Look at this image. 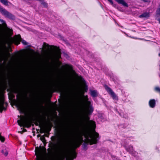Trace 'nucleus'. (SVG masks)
<instances>
[{
    "mask_svg": "<svg viewBox=\"0 0 160 160\" xmlns=\"http://www.w3.org/2000/svg\"><path fill=\"white\" fill-rule=\"evenodd\" d=\"M83 135L86 138L82 145L83 150L85 151L88 149L87 146L89 143L90 145L96 144L99 139V134L97 132H95L94 134H92L90 132L87 131Z\"/></svg>",
    "mask_w": 160,
    "mask_h": 160,
    "instance_id": "f03ea898",
    "label": "nucleus"
},
{
    "mask_svg": "<svg viewBox=\"0 0 160 160\" xmlns=\"http://www.w3.org/2000/svg\"><path fill=\"white\" fill-rule=\"evenodd\" d=\"M6 89V87H5V88H4V90H5Z\"/></svg>",
    "mask_w": 160,
    "mask_h": 160,
    "instance_id": "a19ab883",
    "label": "nucleus"
},
{
    "mask_svg": "<svg viewBox=\"0 0 160 160\" xmlns=\"http://www.w3.org/2000/svg\"><path fill=\"white\" fill-rule=\"evenodd\" d=\"M2 91H0V112L2 113L3 110H6L8 103L4 102V98L1 97Z\"/></svg>",
    "mask_w": 160,
    "mask_h": 160,
    "instance_id": "6e6552de",
    "label": "nucleus"
},
{
    "mask_svg": "<svg viewBox=\"0 0 160 160\" xmlns=\"http://www.w3.org/2000/svg\"><path fill=\"white\" fill-rule=\"evenodd\" d=\"M8 152H6L4 153V155L6 156H7L8 154Z\"/></svg>",
    "mask_w": 160,
    "mask_h": 160,
    "instance_id": "c9c22d12",
    "label": "nucleus"
},
{
    "mask_svg": "<svg viewBox=\"0 0 160 160\" xmlns=\"http://www.w3.org/2000/svg\"><path fill=\"white\" fill-rule=\"evenodd\" d=\"M158 56L160 57V53H159L158 54Z\"/></svg>",
    "mask_w": 160,
    "mask_h": 160,
    "instance_id": "79ce46f5",
    "label": "nucleus"
},
{
    "mask_svg": "<svg viewBox=\"0 0 160 160\" xmlns=\"http://www.w3.org/2000/svg\"><path fill=\"white\" fill-rule=\"evenodd\" d=\"M18 93V89L15 88L13 90V91L9 92L8 93V98L9 100H12V99L15 98V96L13 94V93Z\"/></svg>",
    "mask_w": 160,
    "mask_h": 160,
    "instance_id": "2eb2a0df",
    "label": "nucleus"
},
{
    "mask_svg": "<svg viewBox=\"0 0 160 160\" xmlns=\"http://www.w3.org/2000/svg\"><path fill=\"white\" fill-rule=\"evenodd\" d=\"M78 78L79 80L81 81L82 83L84 84V87L83 88L84 91L85 92H87L88 90V86L86 84V82L85 80L82 78V77L81 76L78 77Z\"/></svg>",
    "mask_w": 160,
    "mask_h": 160,
    "instance_id": "dca6fc26",
    "label": "nucleus"
},
{
    "mask_svg": "<svg viewBox=\"0 0 160 160\" xmlns=\"http://www.w3.org/2000/svg\"><path fill=\"white\" fill-rule=\"evenodd\" d=\"M43 119H44V120H46V116H44L43 117Z\"/></svg>",
    "mask_w": 160,
    "mask_h": 160,
    "instance_id": "4c0bfd02",
    "label": "nucleus"
},
{
    "mask_svg": "<svg viewBox=\"0 0 160 160\" xmlns=\"http://www.w3.org/2000/svg\"><path fill=\"white\" fill-rule=\"evenodd\" d=\"M82 144V142H81L79 140H77L74 144V146L75 148H79Z\"/></svg>",
    "mask_w": 160,
    "mask_h": 160,
    "instance_id": "4be33fe9",
    "label": "nucleus"
},
{
    "mask_svg": "<svg viewBox=\"0 0 160 160\" xmlns=\"http://www.w3.org/2000/svg\"><path fill=\"white\" fill-rule=\"evenodd\" d=\"M0 2L5 6H8V0H0Z\"/></svg>",
    "mask_w": 160,
    "mask_h": 160,
    "instance_id": "393cba45",
    "label": "nucleus"
},
{
    "mask_svg": "<svg viewBox=\"0 0 160 160\" xmlns=\"http://www.w3.org/2000/svg\"><path fill=\"white\" fill-rule=\"evenodd\" d=\"M24 45H27L28 42L25 40L22 39L20 34L17 35L16 38L14 40V42L17 45L20 44V42Z\"/></svg>",
    "mask_w": 160,
    "mask_h": 160,
    "instance_id": "9b49d317",
    "label": "nucleus"
},
{
    "mask_svg": "<svg viewBox=\"0 0 160 160\" xmlns=\"http://www.w3.org/2000/svg\"><path fill=\"white\" fill-rule=\"evenodd\" d=\"M90 95L93 97H96L98 96V93L97 90H90Z\"/></svg>",
    "mask_w": 160,
    "mask_h": 160,
    "instance_id": "aec40b11",
    "label": "nucleus"
},
{
    "mask_svg": "<svg viewBox=\"0 0 160 160\" xmlns=\"http://www.w3.org/2000/svg\"><path fill=\"white\" fill-rule=\"evenodd\" d=\"M5 140V138L4 137L2 136L1 135V133L0 132V141H1L2 142H4Z\"/></svg>",
    "mask_w": 160,
    "mask_h": 160,
    "instance_id": "c756f323",
    "label": "nucleus"
},
{
    "mask_svg": "<svg viewBox=\"0 0 160 160\" xmlns=\"http://www.w3.org/2000/svg\"><path fill=\"white\" fill-rule=\"evenodd\" d=\"M27 131V130L26 129H23V130L22 131V132H26Z\"/></svg>",
    "mask_w": 160,
    "mask_h": 160,
    "instance_id": "f704fd0d",
    "label": "nucleus"
},
{
    "mask_svg": "<svg viewBox=\"0 0 160 160\" xmlns=\"http://www.w3.org/2000/svg\"><path fill=\"white\" fill-rule=\"evenodd\" d=\"M149 105L150 107L151 108H154L156 105L155 100L154 99H151L149 102Z\"/></svg>",
    "mask_w": 160,
    "mask_h": 160,
    "instance_id": "6ab92c4d",
    "label": "nucleus"
},
{
    "mask_svg": "<svg viewBox=\"0 0 160 160\" xmlns=\"http://www.w3.org/2000/svg\"><path fill=\"white\" fill-rule=\"evenodd\" d=\"M21 96H22V95L21 94H18L16 95V97H17V99L18 100H20V99H21Z\"/></svg>",
    "mask_w": 160,
    "mask_h": 160,
    "instance_id": "7c9ffc66",
    "label": "nucleus"
},
{
    "mask_svg": "<svg viewBox=\"0 0 160 160\" xmlns=\"http://www.w3.org/2000/svg\"><path fill=\"white\" fill-rule=\"evenodd\" d=\"M0 2L5 6H8V0H0Z\"/></svg>",
    "mask_w": 160,
    "mask_h": 160,
    "instance_id": "b1692460",
    "label": "nucleus"
},
{
    "mask_svg": "<svg viewBox=\"0 0 160 160\" xmlns=\"http://www.w3.org/2000/svg\"><path fill=\"white\" fill-rule=\"evenodd\" d=\"M84 132H84V133H83L82 135H79L78 138L77 140L80 141L81 142H82H82L84 141L83 140V138L82 137V136H83V135Z\"/></svg>",
    "mask_w": 160,
    "mask_h": 160,
    "instance_id": "bb28decb",
    "label": "nucleus"
},
{
    "mask_svg": "<svg viewBox=\"0 0 160 160\" xmlns=\"http://www.w3.org/2000/svg\"><path fill=\"white\" fill-rule=\"evenodd\" d=\"M84 92L82 93V96L80 97L78 102V105L80 107H83L86 104L87 108H88V111L89 113H91L94 110V108L91 102L88 100V95H84Z\"/></svg>",
    "mask_w": 160,
    "mask_h": 160,
    "instance_id": "7ed1b4c3",
    "label": "nucleus"
},
{
    "mask_svg": "<svg viewBox=\"0 0 160 160\" xmlns=\"http://www.w3.org/2000/svg\"><path fill=\"white\" fill-rule=\"evenodd\" d=\"M11 30L12 31V29H11Z\"/></svg>",
    "mask_w": 160,
    "mask_h": 160,
    "instance_id": "c03bdc74",
    "label": "nucleus"
},
{
    "mask_svg": "<svg viewBox=\"0 0 160 160\" xmlns=\"http://www.w3.org/2000/svg\"><path fill=\"white\" fill-rule=\"evenodd\" d=\"M104 87L106 90L108 92L112 98L113 100H118V96L116 95L115 93L113 91L111 88L109 87L107 85H105Z\"/></svg>",
    "mask_w": 160,
    "mask_h": 160,
    "instance_id": "9d476101",
    "label": "nucleus"
},
{
    "mask_svg": "<svg viewBox=\"0 0 160 160\" xmlns=\"http://www.w3.org/2000/svg\"><path fill=\"white\" fill-rule=\"evenodd\" d=\"M149 17V13L148 12H144L140 15L139 17L140 18H148Z\"/></svg>",
    "mask_w": 160,
    "mask_h": 160,
    "instance_id": "412c9836",
    "label": "nucleus"
},
{
    "mask_svg": "<svg viewBox=\"0 0 160 160\" xmlns=\"http://www.w3.org/2000/svg\"><path fill=\"white\" fill-rule=\"evenodd\" d=\"M36 125H38V123L36 124Z\"/></svg>",
    "mask_w": 160,
    "mask_h": 160,
    "instance_id": "37998d69",
    "label": "nucleus"
},
{
    "mask_svg": "<svg viewBox=\"0 0 160 160\" xmlns=\"http://www.w3.org/2000/svg\"><path fill=\"white\" fill-rule=\"evenodd\" d=\"M42 2L41 4L45 8H47L48 6V4L47 3L44 2V0H41Z\"/></svg>",
    "mask_w": 160,
    "mask_h": 160,
    "instance_id": "cd10ccee",
    "label": "nucleus"
},
{
    "mask_svg": "<svg viewBox=\"0 0 160 160\" xmlns=\"http://www.w3.org/2000/svg\"><path fill=\"white\" fill-rule=\"evenodd\" d=\"M87 123L89 129L92 132H94V133L93 134H94L96 132H95L96 124L95 121L92 120H89L88 122Z\"/></svg>",
    "mask_w": 160,
    "mask_h": 160,
    "instance_id": "ddd939ff",
    "label": "nucleus"
},
{
    "mask_svg": "<svg viewBox=\"0 0 160 160\" xmlns=\"http://www.w3.org/2000/svg\"><path fill=\"white\" fill-rule=\"evenodd\" d=\"M15 88H13V89H8L7 90V91L8 92H12V91H13V90Z\"/></svg>",
    "mask_w": 160,
    "mask_h": 160,
    "instance_id": "72a5a7b5",
    "label": "nucleus"
},
{
    "mask_svg": "<svg viewBox=\"0 0 160 160\" xmlns=\"http://www.w3.org/2000/svg\"><path fill=\"white\" fill-rule=\"evenodd\" d=\"M52 125L51 121L49 119H48V123L46 127H44L42 129L40 132L41 133H49L51 130Z\"/></svg>",
    "mask_w": 160,
    "mask_h": 160,
    "instance_id": "1a4fd4ad",
    "label": "nucleus"
},
{
    "mask_svg": "<svg viewBox=\"0 0 160 160\" xmlns=\"http://www.w3.org/2000/svg\"><path fill=\"white\" fill-rule=\"evenodd\" d=\"M141 1L144 2H149L150 1L149 0H141Z\"/></svg>",
    "mask_w": 160,
    "mask_h": 160,
    "instance_id": "473e14b6",
    "label": "nucleus"
},
{
    "mask_svg": "<svg viewBox=\"0 0 160 160\" xmlns=\"http://www.w3.org/2000/svg\"><path fill=\"white\" fill-rule=\"evenodd\" d=\"M1 25L0 24V26Z\"/></svg>",
    "mask_w": 160,
    "mask_h": 160,
    "instance_id": "49530a36",
    "label": "nucleus"
},
{
    "mask_svg": "<svg viewBox=\"0 0 160 160\" xmlns=\"http://www.w3.org/2000/svg\"><path fill=\"white\" fill-rule=\"evenodd\" d=\"M41 136V135L40 134H38L37 135V137H40Z\"/></svg>",
    "mask_w": 160,
    "mask_h": 160,
    "instance_id": "58836bf2",
    "label": "nucleus"
},
{
    "mask_svg": "<svg viewBox=\"0 0 160 160\" xmlns=\"http://www.w3.org/2000/svg\"><path fill=\"white\" fill-rule=\"evenodd\" d=\"M40 139L41 141H42V142L43 143L44 145L45 146L46 143V140L45 139V138L44 136H42V137H41L40 138Z\"/></svg>",
    "mask_w": 160,
    "mask_h": 160,
    "instance_id": "a878e982",
    "label": "nucleus"
},
{
    "mask_svg": "<svg viewBox=\"0 0 160 160\" xmlns=\"http://www.w3.org/2000/svg\"><path fill=\"white\" fill-rule=\"evenodd\" d=\"M0 12L2 15L4 16L6 18L12 20H14L15 18L14 15L2 7H0Z\"/></svg>",
    "mask_w": 160,
    "mask_h": 160,
    "instance_id": "0eeeda50",
    "label": "nucleus"
},
{
    "mask_svg": "<svg viewBox=\"0 0 160 160\" xmlns=\"http://www.w3.org/2000/svg\"><path fill=\"white\" fill-rule=\"evenodd\" d=\"M62 67L68 70L69 72H72L75 74H76L75 71L73 70V67L72 65L66 64L62 66Z\"/></svg>",
    "mask_w": 160,
    "mask_h": 160,
    "instance_id": "4468645a",
    "label": "nucleus"
},
{
    "mask_svg": "<svg viewBox=\"0 0 160 160\" xmlns=\"http://www.w3.org/2000/svg\"><path fill=\"white\" fill-rule=\"evenodd\" d=\"M118 4H122V6L125 7H128V5L124 0H115Z\"/></svg>",
    "mask_w": 160,
    "mask_h": 160,
    "instance_id": "f3484780",
    "label": "nucleus"
},
{
    "mask_svg": "<svg viewBox=\"0 0 160 160\" xmlns=\"http://www.w3.org/2000/svg\"><path fill=\"white\" fill-rule=\"evenodd\" d=\"M108 0L111 3V4H112V5L113 6L117 8L118 10H120L119 9L120 8V7H119L118 6H117V5H116L115 4H114L113 3V2L112 0Z\"/></svg>",
    "mask_w": 160,
    "mask_h": 160,
    "instance_id": "5701e85b",
    "label": "nucleus"
},
{
    "mask_svg": "<svg viewBox=\"0 0 160 160\" xmlns=\"http://www.w3.org/2000/svg\"><path fill=\"white\" fill-rule=\"evenodd\" d=\"M4 150H2V151H1V152H2L3 153V154H4Z\"/></svg>",
    "mask_w": 160,
    "mask_h": 160,
    "instance_id": "ea45409f",
    "label": "nucleus"
},
{
    "mask_svg": "<svg viewBox=\"0 0 160 160\" xmlns=\"http://www.w3.org/2000/svg\"><path fill=\"white\" fill-rule=\"evenodd\" d=\"M124 147L126 151L129 154L133 156H135L136 152L134 150L133 146L131 145L128 146L124 145Z\"/></svg>",
    "mask_w": 160,
    "mask_h": 160,
    "instance_id": "f8f14e48",
    "label": "nucleus"
},
{
    "mask_svg": "<svg viewBox=\"0 0 160 160\" xmlns=\"http://www.w3.org/2000/svg\"><path fill=\"white\" fill-rule=\"evenodd\" d=\"M65 86L61 82H58L53 84L50 88V91L52 92H62L64 89Z\"/></svg>",
    "mask_w": 160,
    "mask_h": 160,
    "instance_id": "39448f33",
    "label": "nucleus"
},
{
    "mask_svg": "<svg viewBox=\"0 0 160 160\" xmlns=\"http://www.w3.org/2000/svg\"><path fill=\"white\" fill-rule=\"evenodd\" d=\"M0 21L2 23V25L5 28L7 27V25L6 24L5 22L2 19H0Z\"/></svg>",
    "mask_w": 160,
    "mask_h": 160,
    "instance_id": "c85d7f7f",
    "label": "nucleus"
},
{
    "mask_svg": "<svg viewBox=\"0 0 160 160\" xmlns=\"http://www.w3.org/2000/svg\"><path fill=\"white\" fill-rule=\"evenodd\" d=\"M21 119H18L17 120L18 125L21 127H23L27 128H30L31 125L32 119H28L26 118L24 116H20ZM37 121L38 122L40 123L41 121L39 119H33V121Z\"/></svg>",
    "mask_w": 160,
    "mask_h": 160,
    "instance_id": "20e7f679",
    "label": "nucleus"
},
{
    "mask_svg": "<svg viewBox=\"0 0 160 160\" xmlns=\"http://www.w3.org/2000/svg\"><path fill=\"white\" fill-rule=\"evenodd\" d=\"M55 137L52 136L51 139L53 142L50 141L48 144L49 148L47 149L45 147H36L35 150L37 160H52L56 152L57 144L55 143ZM77 157V153L75 150L70 152L68 144L65 143L61 150L60 158L62 160H73Z\"/></svg>",
    "mask_w": 160,
    "mask_h": 160,
    "instance_id": "f257e3e1",
    "label": "nucleus"
},
{
    "mask_svg": "<svg viewBox=\"0 0 160 160\" xmlns=\"http://www.w3.org/2000/svg\"><path fill=\"white\" fill-rule=\"evenodd\" d=\"M88 110V108H87V110L85 112V115L84 116L85 119L86 120L88 121V122L90 120L89 116L91 115L93 112H92L91 113H89Z\"/></svg>",
    "mask_w": 160,
    "mask_h": 160,
    "instance_id": "a211bd4d",
    "label": "nucleus"
},
{
    "mask_svg": "<svg viewBox=\"0 0 160 160\" xmlns=\"http://www.w3.org/2000/svg\"><path fill=\"white\" fill-rule=\"evenodd\" d=\"M158 21L159 23V24H160V17L159 18H158Z\"/></svg>",
    "mask_w": 160,
    "mask_h": 160,
    "instance_id": "e433bc0d",
    "label": "nucleus"
},
{
    "mask_svg": "<svg viewBox=\"0 0 160 160\" xmlns=\"http://www.w3.org/2000/svg\"><path fill=\"white\" fill-rule=\"evenodd\" d=\"M17 107L21 111H21H22V113L24 112L23 110V108L22 107V106H21L20 105H19L18 106H17Z\"/></svg>",
    "mask_w": 160,
    "mask_h": 160,
    "instance_id": "2f4dec72",
    "label": "nucleus"
},
{
    "mask_svg": "<svg viewBox=\"0 0 160 160\" xmlns=\"http://www.w3.org/2000/svg\"><path fill=\"white\" fill-rule=\"evenodd\" d=\"M43 47L45 49L44 50L45 52L46 51V48L51 47L53 48V49L55 51L54 55L55 57L58 59H59L61 58V52L60 50L59 47L54 45H49L46 43L44 42L43 44Z\"/></svg>",
    "mask_w": 160,
    "mask_h": 160,
    "instance_id": "423d86ee",
    "label": "nucleus"
},
{
    "mask_svg": "<svg viewBox=\"0 0 160 160\" xmlns=\"http://www.w3.org/2000/svg\"><path fill=\"white\" fill-rule=\"evenodd\" d=\"M30 50H32V49H30Z\"/></svg>",
    "mask_w": 160,
    "mask_h": 160,
    "instance_id": "a18cd8bd",
    "label": "nucleus"
}]
</instances>
